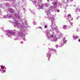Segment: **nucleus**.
Returning <instances> with one entry per match:
<instances>
[{
    "label": "nucleus",
    "instance_id": "10",
    "mask_svg": "<svg viewBox=\"0 0 80 80\" xmlns=\"http://www.w3.org/2000/svg\"><path fill=\"white\" fill-rule=\"evenodd\" d=\"M67 41H65V42H64V43H66L67 42Z\"/></svg>",
    "mask_w": 80,
    "mask_h": 80
},
{
    "label": "nucleus",
    "instance_id": "14",
    "mask_svg": "<svg viewBox=\"0 0 80 80\" xmlns=\"http://www.w3.org/2000/svg\"><path fill=\"white\" fill-rule=\"evenodd\" d=\"M57 47H58V45H57Z\"/></svg>",
    "mask_w": 80,
    "mask_h": 80
},
{
    "label": "nucleus",
    "instance_id": "1",
    "mask_svg": "<svg viewBox=\"0 0 80 80\" xmlns=\"http://www.w3.org/2000/svg\"><path fill=\"white\" fill-rule=\"evenodd\" d=\"M73 38L74 40H76V39H78V38H79V37L76 36H73Z\"/></svg>",
    "mask_w": 80,
    "mask_h": 80
},
{
    "label": "nucleus",
    "instance_id": "5",
    "mask_svg": "<svg viewBox=\"0 0 80 80\" xmlns=\"http://www.w3.org/2000/svg\"><path fill=\"white\" fill-rule=\"evenodd\" d=\"M54 36V35L53 34H52L51 36H50V38H53V37Z\"/></svg>",
    "mask_w": 80,
    "mask_h": 80
},
{
    "label": "nucleus",
    "instance_id": "2",
    "mask_svg": "<svg viewBox=\"0 0 80 80\" xmlns=\"http://www.w3.org/2000/svg\"><path fill=\"white\" fill-rule=\"evenodd\" d=\"M68 17L69 18H71L72 17V16H71V14H68Z\"/></svg>",
    "mask_w": 80,
    "mask_h": 80
},
{
    "label": "nucleus",
    "instance_id": "3",
    "mask_svg": "<svg viewBox=\"0 0 80 80\" xmlns=\"http://www.w3.org/2000/svg\"><path fill=\"white\" fill-rule=\"evenodd\" d=\"M55 26L54 25L52 27V29H53V30H55L56 29V28H57L55 27Z\"/></svg>",
    "mask_w": 80,
    "mask_h": 80
},
{
    "label": "nucleus",
    "instance_id": "6",
    "mask_svg": "<svg viewBox=\"0 0 80 80\" xmlns=\"http://www.w3.org/2000/svg\"><path fill=\"white\" fill-rule=\"evenodd\" d=\"M2 71L3 72H2V73H3V72H5V71L4 70H2Z\"/></svg>",
    "mask_w": 80,
    "mask_h": 80
},
{
    "label": "nucleus",
    "instance_id": "8",
    "mask_svg": "<svg viewBox=\"0 0 80 80\" xmlns=\"http://www.w3.org/2000/svg\"><path fill=\"white\" fill-rule=\"evenodd\" d=\"M44 28H47V26L45 25V26Z\"/></svg>",
    "mask_w": 80,
    "mask_h": 80
},
{
    "label": "nucleus",
    "instance_id": "11",
    "mask_svg": "<svg viewBox=\"0 0 80 80\" xmlns=\"http://www.w3.org/2000/svg\"><path fill=\"white\" fill-rule=\"evenodd\" d=\"M39 28H41V29H42V28L41 27H39Z\"/></svg>",
    "mask_w": 80,
    "mask_h": 80
},
{
    "label": "nucleus",
    "instance_id": "9",
    "mask_svg": "<svg viewBox=\"0 0 80 80\" xmlns=\"http://www.w3.org/2000/svg\"><path fill=\"white\" fill-rule=\"evenodd\" d=\"M57 4V2H55L54 3V5H55Z\"/></svg>",
    "mask_w": 80,
    "mask_h": 80
},
{
    "label": "nucleus",
    "instance_id": "15",
    "mask_svg": "<svg viewBox=\"0 0 80 80\" xmlns=\"http://www.w3.org/2000/svg\"><path fill=\"white\" fill-rule=\"evenodd\" d=\"M19 35H21V34H19Z\"/></svg>",
    "mask_w": 80,
    "mask_h": 80
},
{
    "label": "nucleus",
    "instance_id": "12",
    "mask_svg": "<svg viewBox=\"0 0 80 80\" xmlns=\"http://www.w3.org/2000/svg\"><path fill=\"white\" fill-rule=\"evenodd\" d=\"M57 11L58 12H60V10H58Z\"/></svg>",
    "mask_w": 80,
    "mask_h": 80
},
{
    "label": "nucleus",
    "instance_id": "13",
    "mask_svg": "<svg viewBox=\"0 0 80 80\" xmlns=\"http://www.w3.org/2000/svg\"><path fill=\"white\" fill-rule=\"evenodd\" d=\"M79 42H80V39H79Z\"/></svg>",
    "mask_w": 80,
    "mask_h": 80
},
{
    "label": "nucleus",
    "instance_id": "16",
    "mask_svg": "<svg viewBox=\"0 0 80 80\" xmlns=\"http://www.w3.org/2000/svg\"><path fill=\"white\" fill-rule=\"evenodd\" d=\"M79 10H80V8L79 9Z\"/></svg>",
    "mask_w": 80,
    "mask_h": 80
},
{
    "label": "nucleus",
    "instance_id": "7",
    "mask_svg": "<svg viewBox=\"0 0 80 80\" xmlns=\"http://www.w3.org/2000/svg\"><path fill=\"white\" fill-rule=\"evenodd\" d=\"M73 27V25L72 24H71L69 26V27L71 28V27Z\"/></svg>",
    "mask_w": 80,
    "mask_h": 80
},
{
    "label": "nucleus",
    "instance_id": "17",
    "mask_svg": "<svg viewBox=\"0 0 80 80\" xmlns=\"http://www.w3.org/2000/svg\"><path fill=\"white\" fill-rule=\"evenodd\" d=\"M36 2V1H35Z\"/></svg>",
    "mask_w": 80,
    "mask_h": 80
},
{
    "label": "nucleus",
    "instance_id": "4",
    "mask_svg": "<svg viewBox=\"0 0 80 80\" xmlns=\"http://www.w3.org/2000/svg\"><path fill=\"white\" fill-rule=\"evenodd\" d=\"M63 27L64 29H66V28H67V26L65 25H63Z\"/></svg>",
    "mask_w": 80,
    "mask_h": 80
}]
</instances>
